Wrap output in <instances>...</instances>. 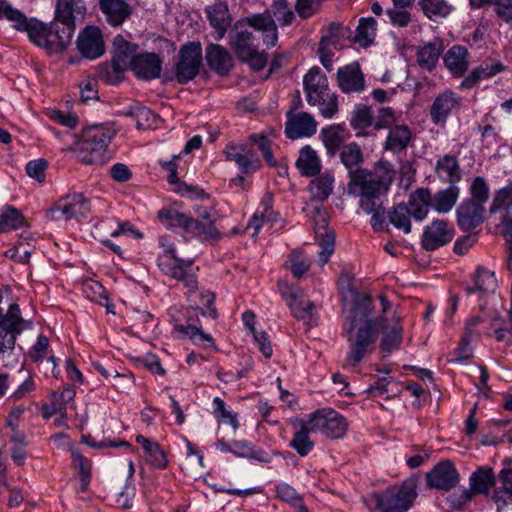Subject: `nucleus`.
Masks as SVG:
<instances>
[{
	"instance_id": "1",
	"label": "nucleus",
	"mask_w": 512,
	"mask_h": 512,
	"mask_svg": "<svg viewBox=\"0 0 512 512\" xmlns=\"http://www.w3.org/2000/svg\"><path fill=\"white\" fill-rule=\"evenodd\" d=\"M377 308L371 296L358 294L346 319L344 331L349 342L346 365L356 366L370 354L382 333L381 349L387 353L397 349L402 341L400 317L385 295H379Z\"/></svg>"
},
{
	"instance_id": "2",
	"label": "nucleus",
	"mask_w": 512,
	"mask_h": 512,
	"mask_svg": "<svg viewBox=\"0 0 512 512\" xmlns=\"http://www.w3.org/2000/svg\"><path fill=\"white\" fill-rule=\"evenodd\" d=\"M56 135L79 161L100 164L105 162L106 148L115 130H59Z\"/></svg>"
},
{
	"instance_id": "3",
	"label": "nucleus",
	"mask_w": 512,
	"mask_h": 512,
	"mask_svg": "<svg viewBox=\"0 0 512 512\" xmlns=\"http://www.w3.org/2000/svg\"><path fill=\"white\" fill-rule=\"evenodd\" d=\"M341 161L349 170V191L356 193L363 189L375 185L377 183L392 182L394 178V169L392 165L386 161H379L373 171L360 169L358 166L363 162V153L360 147L351 143L343 147Z\"/></svg>"
},
{
	"instance_id": "4",
	"label": "nucleus",
	"mask_w": 512,
	"mask_h": 512,
	"mask_svg": "<svg viewBox=\"0 0 512 512\" xmlns=\"http://www.w3.org/2000/svg\"><path fill=\"white\" fill-rule=\"evenodd\" d=\"M303 87L308 104L318 106L324 117L331 118L337 113V95L330 91L328 79L319 67L308 70L303 78Z\"/></svg>"
},
{
	"instance_id": "5",
	"label": "nucleus",
	"mask_w": 512,
	"mask_h": 512,
	"mask_svg": "<svg viewBox=\"0 0 512 512\" xmlns=\"http://www.w3.org/2000/svg\"><path fill=\"white\" fill-rule=\"evenodd\" d=\"M252 32L242 20L237 21L229 33V44L241 62L247 63L253 70L260 71L267 64V54L259 52L253 44Z\"/></svg>"
},
{
	"instance_id": "6",
	"label": "nucleus",
	"mask_w": 512,
	"mask_h": 512,
	"mask_svg": "<svg viewBox=\"0 0 512 512\" xmlns=\"http://www.w3.org/2000/svg\"><path fill=\"white\" fill-rule=\"evenodd\" d=\"M30 40L48 53H61L70 44L74 33L70 28H65L56 20L49 25L41 21L33 23L30 27Z\"/></svg>"
},
{
	"instance_id": "7",
	"label": "nucleus",
	"mask_w": 512,
	"mask_h": 512,
	"mask_svg": "<svg viewBox=\"0 0 512 512\" xmlns=\"http://www.w3.org/2000/svg\"><path fill=\"white\" fill-rule=\"evenodd\" d=\"M159 243L165 248V253L159 257V267L167 276L182 281L188 289V296L198 288V281L192 271L193 260H183L175 255V249L169 244L166 236L159 238Z\"/></svg>"
},
{
	"instance_id": "8",
	"label": "nucleus",
	"mask_w": 512,
	"mask_h": 512,
	"mask_svg": "<svg viewBox=\"0 0 512 512\" xmlns=\"http://www.w3.org/2000/svg\"><path fill=\"white\" fill-rule=\"evenodd\" d=\"M158 217L163 223L182 227L186 232L202 236L205 240H218L221 237L214 221L201 222L175 209H162L159 211Z\"/></svg>"
},
{
	"instance_id": "9",
	"label": "nucleus",
	"mask_w": 512,
	"mask_h": 512,
	"mask_svg": "<svg viewBox=\"0 0 512 512\" xmlns=\"http://www.w3.org/2000/svg\"><path fill=\"white\" fill-rule=\"evenodd\" d=\"M308 424L312 432H319L331 439L342 438L348 428L346 419L331 409H322L311 413L308 416Z\"/></svg>"
},
{
	"instance_id": "10",
	"label": "nucleus",
	"mask_w": 512,
	"mask_h": 512,
	"mask_svg": "<svg viewBox=\"0 0 512 512\" xmlns=\"http://www.w3.org/2000/svg\"><path fill=\"white\" fill-rule=\"evenodd\" d=\"M202 64V47L200 42H189L183 45L175 65V78L180 84L193 80L199 73Z\"/></svg>"
},
{
	"instance_id": "11",
	"label": "nucleus",
	"mask_w": 512,
	"mask_h": 512,
	"mask_svg": "<svg viewBox=\"0 0 512 512\" xmlns=\"http://www.w3.org/2000/svg\"><path fill=\"white\" fill-rule=\"evenodd\" d=\"M416 498L412 483H404L399 487L387 489L377 497V508L380 512H406Z\"/></svg>"
},
{
	"instance_id": "12",
	"label": "nucleus",
	"mask_w": 512,
	"mask_h": 512,
	"mask_svg": "<svg viewBox=\"0 0 512 512\" xmlns=\"http://www.w3.org/2000/svg\"><path fill=\"white\" fill-rule=\"evenodd\" d=\"M90 212V203L82 194L67 195L61 198L46 213L51 220H80Z\"/></svg>"
},
{
	"instance_id": "13",
	"label": "nucleus",
	"mask_w": 512,
	"mask_h": 512,
	"mask_svg": "<svg viewBox=\"0 0 512 512\" xmlns=\"http://www.w3.org/2000/svg\"><path fill=\"white\" fill-rule=\"evenodd\" d=\"M392 182L377 183L356 192L360 196V207L367 214H372L371 225L375 230H382L384 224V208L381 195L385 194Z\"/></svg>"
},
{
	"instance_id": "14",
	"label": "nucleus",
	"mask_w": 512,
	"mask_h": 512,
	"mask_svg": "<svg viewBox=\"0 0 512 512\" xmlns=\"http://www.w3.org/2000/svg\"><path fill=\"white\" fill-rule=\"evenodd\" d=\"M312 221L315 235L321 248L319 251V261L321 265H325L334 252L335 234L327 228L328 214L324 209L315 207Z\"/></svg>"
},
{
	"instance_id": "15",
	"label": "nucleus",
	"mask_w": 512,
	"mask_h": 512,
	"mask_svg": "<svg viewBox=\"0 0 512 512\" xmlns=\"http://www.w3.org/2000/svg\"><path fill=\"white\" fill-rule=\"evenodd\" d=\"M495 484V475L490 467H481L470 477V490L461 491L459 499H451L452 506L461 509L465 504L471 501L473 493L486 494Z\"/></svg>"
},
{
	"instance_id": "16",
	"label": "nucleus",
	"mask_w": 512,
	"mask_h": 512,
	"mask_svg": "<svg viewBox=\"0 0 512 512\" xmlns=\"http://www.w3.org/2000/svg\"><path fill=\"white\" fill-rule=\"evenodd\" d=\"M228 161H234L242 174L259 170L262 163L249 144L229 143L224 149Z\"/></svg>"
},
{
	"instance_id": "17",
	"label": "nucleus",
	"mask_w": 512,
	"mask_h": 512,
	"mask_svg": "<svg viewBox=\"0 0 512 512\" xmlns=\"http://www.w3.org/2000/svg\"><path fill=\"white\" fill-rule=\"evenodd\" d=\"M246 26L259 31L263 35V42L268 48L274 47L278 42V28L270 10L252 14L241 19Z\"/></svg>"
},
{
	"instance_id": "18",
	"label": "nucleus",
	"mask_w": 512,
	"mask_h": 512,
	"mask_svg": "<svg viewBox=\"0 0 512 512\" xmlns=\"http://www.w3.org/2000/svg\"><path fill=\"white\" fill-rule=\"evenodd\" d=\"M137 51V44L128 42L122 35H117L113 41L112 70L121 73L130 69L138 55Z\"/></svg>"
},
{
	"instance_id": "19",
	"label": "nucleus",
	"mask_w": 512,
	"mask_h": 512,
	"mask_svg": "<svg viewBox=\"0 0 512 512\" xmlns=\"http://www.w3.org/2000/svg\"><path fill=\"white\" fill-rule=\"evenodd\" d=\"M86 13L83 0H57L54 20L60 22L63 27L75 32L76 22L82 20Z\"/></svg>"
},
{
	"instance_id": "20",
	"label": "nucleus",
	"mask_w": 512,
	"mask_h": 512,
	"mask_svg": "<svg viewBox=\"0 0 512 512\" xmlns=\"http://www.w3.org/2000/svg\"><path fill=\"white\" fill-rule=\"evenodd\" d=\"M453 235V229L448 227L447 221L434 220L423 232L422 247L427 251H433L449 243Z\"/></svg>"
},
{
	"instance_id": "21",
	"label": "nucleus",
	"mask_w": 512,
	"mask_h": 512,
	"mask_svg": "<svg viewBox=\"0 0 512 512\" xmlns=\"http://www.w3.org/2000/svg\"><path fill=\"white\" fill-rule=\"evenodd\" d=\"M199 310L198 308L188 307L184 309L185 323L182 319L173 315L174 318V330L189 337L195 342H211L212 338L210 335L205 334L199 327Z\"/></svg>"
},
{
	"instance_id": "22",
	"label": "nucleus",
	"mask_w": 512,
	"mask_h": 512,
	"mask_svg": "<svg viewBox=\"0 0 512 512\" xmlns=\"http://www.w3.org/2000/svg\"><path fill=\"white\" fill-rule=\"evenodd\" d=\"M77 48L88 59H95L104 53L101 30L95 26L86 27L78 36Z\"/></svg>"
},
{
	"instance_id": "23",
	"label": "nucleus",
	"mask_w": 512,
	"mask_h": 512,
	"mask_svg": "<svg viewBox=\"0 0 512 512\" xmlns=\"http://www.w3.org/2000/svg\"><path fill=\"white\" fill-rule=\"evenodd\" d=\"M459 481V474L450 461L438 463L428 474L427 483L430 487L440 490H450Z\"/></svg>"
},
{
	"instance_id": "24",
	"label": "nucleus",
	"mask_w": 512,
	"mask_h": 512,
	"mask_svg": "<svg viewBox=\"0 0 512 512\" xmlns=\"http://www.w3.org/2000/svg\"><path fill=\"white\" fill-rule=\"evenodd\" d=\"M130 70L138 78L152 80L160 76L162 60L156 53H138Z\"/></svg>"
},
{
	"instance_id": "25",
	"label": "nucleus",
	"mask_w": 512,
	"mask_h": 512,
	"mask_svg": "<svg viewBox=\"0 0 512 512\" xmlns=\"http://www.w3.org/2000/svg\"><path fill=\"white\" fill-rule=\"evenodd\" d=\"M337 83L344 93H359L365 88L364 75L358 63H351L337 71Z\"/></svg>"
},
{
	"instance_id": "26",
	"label": "nucleus",
	"mask_w": 512,
	"mask_h": 512,
	"mask_svg": "<svg viewBox=\"0 0 512 512\" xmlns=\"http://www.w3.org/2000/svg\"><path fill=\"white\" fill-rule=\"evenodd\" d=\"M484 214V205L466 200L457 209L458 225L465 232L471 231L483 223Z\"/></svg>"
},
{
	"instance_id": "27",
	"label": "nucleus",
	"mask_w": 512,
	"mask_h": 512,
	"mask_svg": "<svg viewBox=\"0 0 512 512\" xmlns=\"http://www.w3.org/2000/svg\"><path fill=\"white\" fill-rule=\"evenodd\" d=\"M205 58L209 68L220 76L229 74L234 66L230 52L219 44H209L206 47Z\"/></svg>"
},
{
	"instance_id": "28",
	"label": "nucleus",
	"mask_w": 512,
	"mask_h": 512,
	"mask_svg": "<svg viewBox=\"0 0 512 512\" xmlns=\"http://www.w3.org/2000/svg\"><path fill=\"white\" fill-rule=\"evenodd\" d=\"M99 7L112 26H120L132 14L130 0H99Z\"/></svg>"
},
{
	"instance_id": "29",
	"label": "nucleus",
	"mask_w": 512,
	"mask_h": 512,
	"mask_svg": "<svg viewBox=\"0 0 512 512\" xmlns=\"http://www.w3.org/2000/svg\"><path fill=\"white\" fill-rule=\"evenodd\" d=\"M431 205V191L428 188L421 187L410 194L406 207L415 221H422L426 218Z\"/></svg>"
},
{
	"instance_id": "30",
	"label": "nucleus",
	"mask_w": 512,
	"mask_h": 512,
	"mask_svg": "<svg viewBox=\"0 0 512 512\" xmlns=\"http://www.w3.org/2000/svg\"><path fill=\"white\" fill-rule=\"evenodd\" d=\"M207 16L210 25L217 32V39H222L232 21L228 5L225 2L214 3L207 8Z\"/></svg>"
},
{
	"instance_id": "31",
	"label": "nucleus",
	"mask_w": 512,
	"mask_h": 512,
	"mask_svg": "<svg viewBox=\"0 0 512 512\" xmlns=\"http://www.w3.org/2000/svg\"><path fill=\"white\" fill-rule=\"evenodd\" d=\"M459 107V98L452 91L439 94L432 104L430 114L433 121L438 124L445 120L452 110Z\"/></svg>"
},
{
	"instance_id": "32",
	"label": "nucleus",
	"mask_w": 512,
	"mask_h": 512,
	"mask_svg": "<svg viewBox=\"0 0 512 512\" xmlns=\"http://www.w3.org/2000/svg\"><path fill=\"white\" fill-rule=\"evenodd\" d=\"M295 432L290 441V446L302 457L308 455L314 448V442L310 439L312 432L308 421L298 420L294 423Z\"/></svg>"
},
{
	"instance_id": "33",
	"label": "nucleus",
	"mask_w": 512,
	"mask_h": 512,
	"mask_svg": "<svg viewBox=\"0 0 512 512\" xmlns=\"http://www.w3.org/2000/svg\"><path fill=\"white\" fill-rule=\"evenodd\" d=\"M444 49L443 41L435 38L433 41L423 45L417 51V63L425 70L431 71L435 68L438 59Z\"/></svg>"
},
{
	"instance_id": "34",
	"label": "nucleus",
	"mask_w": 512,
	"mask_h": 512,
	"mask_svg": "<svg viewBox=\"0 0 512 512\" xmlns=\"http://www.w3.org/2000/svg\"><path fill=\"white\" fill-rule=\"evenodd\" d=\"M444 63L453 75L462 76L469 65L468 50L461 45L452 46L444 56Z\"/></svg>"
},
{
	"instance_id": "35",
	"label": "nucleus",
	"mask_w": 512,
	"mask_h": 512,
	"mask_svg": "<svg viewBox=\"0 0 512 512\" xmlns=\"http://www.w3.org/2000/svg\"><path fill=\"white\" fill-rule=\"evenodd\" d=\"M420 10L431 21L447 18L455 7L448 0H418Z\"/></svg>"
},
{
	"instance_id": "36",
	"label": "nucleus",
	"mask_w": 512,
	"mask_h": 512,
	"mask_svg": "<svg viewBox=\"0 0 512 512\" xmlns=\"http://www.w3.org/2000/svg\"><path fill=\"white\" fill-rule=\"evenodd\" d=\"M474 286H467L466 292L468 294L479 292L481 294L494 293L497 288V280L494 272L485 268L479 267L473 278Z\"/></svg>"
},
{
	"instance_id": "37",
	"label": "nucleus",
	"mask_w": 512,
	"mask_h": 512,
	"mask_svg": "<svg viewBox=\"0 0 512 512\" xmlns=\"http://www.w3.org/2000/svg\"><path fill=\"white\" fill-rule=\"evenodd\" d=\"M6 18L13 23V27L18 31H25L28 37L31 36L30 27L33 23H37V19H28L20 10L13 8L7 2H3L0 6V18Z\"/></svg>"
},
{
	"instance_id": "38",
	"label": "nucleus",
	"mask_w": 512,
	"mask_h": 512,
	"mask_svg": "<svg viewBox=\"0 0 512 512\" xmlns=\"http://www.w3.org/2000/svg\"><path fill=\"white\" fill-rule=\"evenodd\" d=\"M296 166L302 175L313 177L321 170L320 159L316 152L310 147L305 146L300 150V155L296 161Z\"/></svg>"
},
{
	"instance_id": "39",
	"label": "nucleus",
	"mask_w": 512,
	"mask_h": 512,
	"mask_svg": "<svg viewBox=\"0 0 512 512\" xmlns=\"http://www.w3.org/2000/svg\"><path fill=\"white\" fill-rule=\"evenodd\" d=\"M459 196V188L455 185H450L447 189L438 191L432 196V205L436 211L446 213L450 211L455 205Z\"/></svg>"
},
{
	"instance_id": "40",
	"label": "nucleus",
	"mask_w": 512,
	"mask_h": 512,
	"mask_svg": "<svg viewBox=\"0 0 512 512\" xmlns=\"http://www.w3.org/2000/svg\"><path fill=\"white\" fill-rule=\"evenodd\" d=\"M436 171L440 176L446 175L447 181L451 185H455L461 180L459 163L453 155H445L439 159L436 164Z\"/></svg>"
},
{
	"instance_id": "41",
	"label": "nucleus",
	"mask_w": 512,
	"mask_h": 512,
	"mask_svg": "<svg viewBox=\"0 0 512 512\" xmlns=\"http://www.w3.org/2000/svg\"><path fill=\"white\" fill-rule=\"evenodd\" d=\"M377 22L374 18H362L353 38L362 47H368L376 36Z\"/></svg>"
},
{
	"instance_id": "42",
	"label": "nucleus",
	"mask_w": 512,
	"mask_h": 512,
	"mask_svg": "<svg viewBox=\"0 0 512 512\" xmlns=\"http://www.w3.org/2000/svg\"><path fill=\"white\" fill-rule=\"evenodd\" d=\"M24 216L19 210L12 206H6L0 213V232L5 233L25 225Z\"/></svg>"
},
{
	"instance_id": "43",
	"label": "nucleus",
	"mask_w": 512,
	"mask_h": 512,
	"mask_svg": "<svg viewBox=\"0 0 512 512\" xmlns=\"http://www.w3.org/2000/svg\"><path fill=\"white\" fill-rule=\"evenodd\" d=\"M334 178L328 173H324L312 180L309 190L313 198L320 201L327 199L333 191Z\"/></svg>"
},
{
	"instance_id": "44",
	"label": "nucleus",
	"mask_w": 512,
	"mask_h": 512,
	"mask_svg": "<svg viewBox=\"0 0 512 512\" xmlns=\"http://www.w3.org/2000/svg\"><path fill=\"white\" fill-rule=\"evenodd\" d=\"M388 218L390 223L397 229L402 230L408 234L411 232V218L409 210L405 203L396 205L389 213Z\"/></svg>"
},
{
	"instance_id": "45",
	"label": "nucleus",
	"mask_w": 512,
	"mask_h": 512,
	"mask_svg": "<svg viewBox=\"0 0 512 512\" xmlns=\"http://www.w3.org/2000/svg\"><path fill=\"white\" fill-rule=\"evenodd\" d=\"M72 464L80 475L81 491H86L91 479V463L78 450L71 449Z\"/></svg>"
},
{
	"instance_id": "46",
	"label": "nucleus",
	"mask_w": 512,
	"mask_h": 512,
	"mask_svg": "<svg viewBox=\"0 0 512 512\" xmlns=\"http://www.w3.org/2000/svg\"><path fill=\"white\" fill-rule=\"evenodd\" d=\"M288 306L297 319L306 320L312 317L314 303L309 300H304L297 293L290 294Z\"/></svg>"
},
{
	"instance_id": "47",
	"label": "nucleus",
	"mask_w": 512,
	"mask_h": 512,
	"mask_svg": "<svg viewBox=\"0 0 512 512\" xmlns=\"http://www.w3.org/2000/svg\"><path fill=\"white\" fill-rule=\"evenodd\" d=\"M24 320L21 317L20 308L18 304H11L9 306V309L7 313L2 317L0 322V327L3 328V330L20 334L22 331V324Z\"/></svg>"
},
{
	"instance_id": "48",
	"label": "nucleus",
	"mask_w": 512,
	"mask_h": 512,
	"mask_svg": "<svg viewBox=\"0 0 512 512\" xmlns=\"http://www.w3.org/2000/svg\"><path fill=\"white\" fill-rule=\"evenodd\" d=\"M269 10L281 26L291 25L295 20L294 11L287 0H273Z\"/></svg>"
},
{
	"instance_id": "49",
	"label": "nucleus",
	"mask_w": 512,
	"mask_h": 512,
	"mask_svg": "<svg viewBox=\"0 0 512 512\" xmlns=\"http://www.w3.org/2000/svg\"><path fill=\"white\" fill-rule=\"evenodd\" d=\"M316 121L308 112L295 111L290 108L287 112V122L285 128H315Z\"/></svg>"
},
{
	"instance_id": "50",
	"label": "nucleus",
	"mask_w": 512,
	"mask_h": 512,
	"mask_svg": "<svg viewBox=\"0 0 512 512\" xmlns=\"http://www.w3.org/2000/svg\"><path fill=\"white\" fill-rule=\"evenodd\" d=\"M411 140L410 130H390L385 148L393 152L404 150Z\"/></svg>"
},
{
	"instance_id": "51",
	"label": "nucleus",
	"mask_w": 512,
	"mask_h": 512,
	"mask_svg": "<svg viewBox=\"0 0 512 512\" xmlns=\"http://www.w3.org/2000/svg\"><path fill=\"white\" fill-rule=\"evenodd\" d=\"M278 214L275 213L268 203H264L263 210L257 211L254 213L253 217L249 221L247 228H252L254 230L253 236H255L263 223L265 222H275L277 220Z\"/></svg>"
},
{
	"instance_id": "52",
	"label": "nucleus",
	"mask_w": 512,
	"mask_h": 512,
	"mask_svg": "<svg viewBox=\"0 0 512 512\" xmlns=\"http://www.w3.org/2000/svg\"><path fill=\"white\" fill-rule=\"evenodd\" d=\"M249 141L257 145L258 149L262 152L263 157L269 166L275 167L277 165V161L274 158L271 150V141L265 134H251L249 136Z\"/></svg>"
},
{
	"instance_id": "53",
	"label": "nucleus",
	"mask_w": 512,
	"mask_h": 512,
	"mask_svg": "<svg viewBox=\"0 0 512 512\" xmlns=\"http://www.w3.org/2000/svg\"><path fill=\"white\" fill-rule=\"evenodd\" d=\"M373 112L369 106L357 105L353 111L351 124L354 128H368L373 123Z\"/></svg>"
},
{
	"instance_id": "54",
	"label": "nucleus",
	"mask_w": 512,
	"mask_h": 512,
	"mask_svg": "<svg viewBox=\"0 0 512 512\" xmlns=\"http://www.w3.org/2000/svg\"><path fill=\"white\" fill-rule=\"evenodd\" d=\"M289 260L291 262L290 270L296 278H300L304 273H306L311 265L310 260L299 251L292 252L289 255Z\"/></svg>"
},
{
	"instance_id": "55",
	"label": "nucleus",
	"mask_w": 512,
	"mask_h": 512,
	"mask_svg": "<svg viewBox=\"0 0 512 512\" xmlns=\"http://www.w3.org/2000/svg\"><path fill=\"white\" fill-rule=\"evenodd\" d=\"M386 14L391 24L399 28L407 27L412 21V15L406 8L393 6L386 10Z\"/></svg>"
},
{
	"instance_id": "56",
	"label": "nucleus",
	"mask_w": 512,
	"mask_h": 512,
	"mask_svg": "<svg viewBox=\"0 0 512 512\" xmlns=\"http://www.w3.org/2000/svg\"><path fill=\"white\" fill-rule=\"evenodd\" d=\"M277 497L282 501L298 508L303 505L302 497L288 484L282 483L277 486Z\"/></svg>"
},
{
	"instance_id": "57",
	"label": "nucleus",
	"mask_w": 512,
	"mask_h": 512,
	"mask_svg": "<svg viewBox=\"0 0 512 512\" xmlns=\"http://www.w3.org/2000/svg\"><path fill=\"white\" fill-rule=\"evenodd\" d=\"M342 130H322V140L329 154L334 155L344 142Z\"/></svg>"
},
{
	"instance_id": "58",
	"label": "nucleus",
	"mask_w": 512,
	"mask_h": 512,
	"mask_svg": "<svg viewBox=\"0 0 512 512\" xmlns=\"http://www.w3.org/2000/svg\"><path fill=\"white\" fill-rule=\"evenodd\" d=\"M471 198L469 200L477 201L484 205L489 198V189L484 178L476 177L470 187Z\"/></svg>"
},
{
	"instance_id": "59",
	"label": "nucleus",
	"mask_w": 512,
	"mask_h": 512,
	"mask_svg": "<svg viewBox=\"0 0 512 512\" xmlns=\"http://www.w3.org/2000/svg\"><path fill=\"white\" fill-rule=\"evenodd\" d=\"M214 413L223 422L229 423L234 430L238 428L237 415L226 410L224 401L216 397L213 400Z\"/></svg>"
},
{
	"instance_id": "60",
	"label": "nucleus",
	"mask_w": 512,
	"mask_h": 512,
	"mask_svg": "<svg viewBox=\"0 0 512 512\" xmlns=\"http://www.w3.org/2000/svg\"><path fill=\"white\" fill-rule=\"evenodd\" d=\"M48 162L43 159L29 161L26 165V173L29 177L36 179L39 183H43L46 178V169Z\"/></svg>"
},
{
	"instance_id": "61",
	"label": "nucleus",
	"mask_w": 512,
	"mask_h": 512,
	"mask_svg": "<svg viewBox=\"0 0 512 512\" xmlns=\"http://www.w3.org/2000/svg\"><path fill=\"white\" fill-rule=\"evenodd\" d=\"M137 128H151L159 126L161 119L154 115L149 109L141 108L136 112Z\"/></svg>"
},
{
	"instance_id": "62",
	"label": "nucleus",
	"mask_w": 512,
	"mask_h": 512,
	"mask_svg": "<svg viewBox=\"0 0 512 512\" xmlns=\"http://www.w3.org/2000/svg\"><path fill=\"white\" fill-rule=\"evenodd\" d=\"M494 12L500 21L512 24V0H496Z\"/></svg>"
},
{
	"instance_id": "63",
	"label": "nucleus",
	"mask_w": 512,
	"mask_h": 512,
	"mask_svg": "<svg viewBox=\"0 0 512 512\" xmlns=\"http://www.w3.org/2000/svg\"><path fill=\"white\" fill-rule=\"evenodd\" d=\"M148 460L151 465L157 469H165L168 464V460L165 452L161 449L158 443H156L151 450L146 452Z\"/></svg>"
},
{
	"instance_id": "64",
	"label": "nucleus",
	"mask_w": 512,
	"mask_h": 512,
	"mask_svg": "<svg viewBox=\"0 0 512 512\" xmlns=\"http://www.w3.org/2000/svg\"><path fill=\"white\" fill-rule=\"evenodd\" d=\"M508 204L505 207V214L503 216L504 235L509 242L510 254H512V196L508 199Z\"/></svg>"
}]
</instances>
